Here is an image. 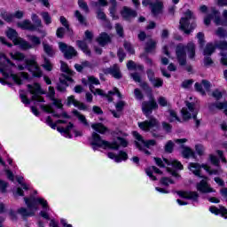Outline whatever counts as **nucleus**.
Masks as SVG:
<instances>
[{
	"mask_svg": "<svg viewBox=\"0 0 227 227\" xmlns=\"http://www.w3.org/2000/svg\"><path fill=\"white\" fill-rule=\"evenodd\" d=\"M185 51H187L188 58L192 59L194 56H196V45H194L192 43H189L186 47L184 46V44H178L176 46V54L181 67H184V65L186 63Z\"/></svg>",
	"mask_w": 227,
	"mask_h": 227,
	"instance_id": "nucleus-1",
	"label": "nucleus"
},
{
	"mask_svg": "<svg viewBox=\"0 0 227 227\" xmlns=\"http://www.w3.org/2000/svg\"><path fill=\"white\" fill-rule=\"evenodd\" d=\"M138 127L144 132H150L153 137H160L159 131L160 130V122L155 118L138 122Z\"/></svg>",
	"mask_w": 227,
	"mask_h": 227,
	"instance_id": "nucleus-2",
	"label": "nucleus"
},
{
	"mask_svg": "<svg viewBox=\"0 0 227 227\" xmlns=\"http://www.w3.org/2000/svg\"><path fill=\"white\" fill-rule=\"evenodd\" d=\"M90 145L95 148H112V150H118L120 145L117 142L109 143L106 140H103L100 135L97 132H93L90 137Z\"/></svg>",
	"mask_w": 227,
	"mask_h": 227,
	"instance_id": "nucleus-3",
	"label": "nucleus"
},
{
	"mask_svg": "<svg viewBox=\"0 0 227 227\" xmlns=\"http://www.w3.org/2000/svg\"><path fill=\"white\" fill-rule=\"evenodd\" d=\"M201 168L208 173V175H219L223 172V169L221 168H218V169L212 170L210 167L207 164L200 165V163H189L188 169L195 175V176H200V178H203V176H201Z\"/></svg>",
	"mask_w": 227,
	"mask_h": 227,
	"instance_id": "nucleus-4",
	"label": "nucleus"
},
{
	"mask_svg": "<svg viewBox=\"0 0 227 227\" xmlns=\"http://www.w3.org/2000/svg\"><path fill=\"white\" fill-rule=\"evenodd\" d=\"M210 20H214L216 26H227V10L223 12V20L219 17V11L213 9L212 13L204 18V24L210 26Z\"/></svg>",
	"mask_w": 227,
	"mask_h": 227,
	"instance_id": "nucleus-5",
	"label": "nucleus"
},
{
	"mask_svg": "<svg viewBox=\"0 0 227 227\" xmlns=\"http://www.w3.org/2000/svg\"><path fill=\"white\" fill-rule=\"evenodd\" d=\"M132 134L136 139L135 145H136L137 148H138V150H141L142 152H144L145 153V155H150V152L146 151L145 148H150L151 146H155V145H157V142H155V140H153V139L145 141L143 137L139 133H137V131H133Z\"/></svg>",
	"mask_w": 227,
	"mask_h": 227,
	"instance_id": "nucleus-6",
	"label": "nucleus"
},
{
	"mask_svg": "<svg viewBox=\"0 0 227 227\" xmlns=\"http://www.w3.org/2000/svg\"><path fill=\"white\" fill-rule=\"evenodd\" d=\"M186 107L182 108L181 116L184 121H187L192 118L196 119L198 113H200V106L194 103H190L189 101L185 102Z\"/></svg>",
	"mask_w": 227,
	"mask_h": 227,
	"instance_id": "nucleus-7",
	"label": "nucleus"
},
{
	"mask_svg": "<svg viewBox=\"0 0 227 227\" xmlns=\"http://www.w3.org/2000/svg\"><path fill=\"white\" fill-rule=\"evenodd\" d=\"M24 200L28 210H33L34 212H37L38 206L36 205H41V207L45 210H50L49 203L43 198H35V199L25 198Z\"/></svg>",
	"mask_w": 227,
	"mask_h": 227,
	"instance_id": "nucleus-8",
	"label": "nucleus"
},
{
	"mask_svg": "<svg viewBox=\"0 0 227 227\" xmlns=\"http://www.w3.org/2000/svg\"><path fill=\"white\" fill-rule=\"evenodd\" d=\"M27 90L29 93L32 95V100L35 102H45L43 98L40 95H45V92L42 89V86L39 83H34L33 85L28 84Z\"/></svg>",
	"mask_w": 227,
	"mask_h": 227,
	"instance_id": "nucleus-9",
	"label": "nucleus"
},
{
	"mask_svg": "<svg viewBox=\"0 0 227 227\" xmlns=\"http://www.w3.org/2000/svg\"><path fill=\"white\" fill-rule=\"evenodd\" d=\"M155 163L160 168H166V166H172V168H175V169H184V165L176 160H168L163 159L160 160L159 158H154Z\"/></svg>",
	"mask_w": 227,
	"mask_h": 227,
	"instance_id": "nucleus-10",
	"label": "nucleus"
},
{
	"mask_svg": "<svg viewBox=\"0 0 227 227\" xmlns=\"http://www.w3.org/2000/svg\"><path fill=\"white\" fill-rule=\"evenodd\" d=\"M12 67H15V64L12 63L4 54L0 53V71L5 77L10 75V68Z\"/></svg>",
	"mask_w": 227,
	"mask_h": 227,
	"instance_id": "nucleus-11",
	"label": "nucleus"
},
{
	"mask_svg": "<svg viewBox=\"0 0 227 227\" xmlns=\"http://www.w3.org/2000/svg\"><path fill=\"white\" fill-rule=\"evenodd\" d=\"M82 83L85 84L86 86H90V90L93 95H100L104 96V90L100 89H95L93 87V84L98 85L100 84V81L98 79L95 78V76H90L88 78V82H86V80H82Z\"/></svg>",
	"mask_w": 227,
	"mask_h": 227,
	"instance_id": "nucleus-12",
	"label": "nucleus"
},
{
	"mask_svg": "<svg viewBox=\"0 0 227 227\" xmlns=\"http://www.w3.org/2000/svg\"><path fill=\"white\" fill-rule=\"evenodd\" d=\"M59 47L67 59H72V58L77 56V51L74 47L67 45L65 43H59Z\"/></svg>",
	"mask_w": 227,
	"mask_h": 227,
	"instance_id": "nucleus-13",
	"label": "nucleus"
},
{
	"mask_svg": "<svg viewBox=\"0 0 227 227\" xmlns=\"http://www.w3.org/2000/svg\"><path fill=\"white\" fill-rule=\"evenodd\" d=\"M190 19H192V12L187 11L185 12V17L180 20L179 29H181V31H184L185 35H189V33H191V30L187 29V27H189Z\"/></svg>",
	"mask_w": 227,
	"mask_h": 227,
	"instance_id": "nucleus-14",
	"label": "nucleus"
},
{
	"mask_svg": "<svg viewBox=\"0 0 227 227\" xmlns=\"http://www.w3.org/2000/svg\"><path fill=\"white\" fill-rule=\"evenodd\" d=\"M153 109H159V105H157V102L153 98H151L149 102H144L142 104V110L145 116L151 114Z\"/></svg>",
	"mask_w": 227,
	"mask_h": 227,
	"instance_id": "nucleus-15",
	"label": "nucleus"
},
{
	"mask_svg": "<svg viewBox=\"0 0 227 227\" xmlns=\"http://www.w3.org/2000/svg\"><path fill=\"white\" fill-rule=\"evenodd\" d=\"M26 65L28 67V70L32 72L34 77H42V70H40L35 59L26 60Z\"/></svg>",
	"mask_w": 227,
	"mask_h": 227,
	"instance_id": "nucleus-16",
	"label": "nucleus"
},
{
	"mask_svg": "<svg viewBox=\"0 0 227 227\" xmlns=\"http://www.w3.org/2000/svg\"><path fill=\"white\" fill-rule=\"evenodd\" d=\"M208 177L203 176V180H201L199 184H197V190L200 191V192H215L214 189L208 185Z\"/></svg>",
	"mask_w": 227,
	"mask_h": 227,
	"instance_id": "nucleus-17",
	"label": "nucleus"
},
{
	"mask_svg": "<svg viewBox=\"0 0 227 227\" xmlns=\"http://www.w3.org/2000/svg\"><path fill=\"white\" fill-rule=\"evenodd\" d=\"M22 17H24L23 11H17L14 12V14H11L8 12H2V18L6 22H14L15 19H22Z\"/></svg>",
	"mask_w": 227,
	"mask_h": 227,
	"instance_id": "nucleus-18",
	"label": "nucleus"
},
{
	"mask_svg": "<svg viewBox=\"0 0 227 227\" xmlns=\"http://www.w3.org/2000/svg\"><path fill=\"white\" fill-rule=\"evenodd\" d=\"M142 4L143 6H148V4H151L152 12L154 15H157V13H160V12H162V2L159 0L154 4H152L150 0H143Z\"/></svg>",
	"mask_w": 227,
	"mask_h": 227,
	"instance_id": "nucleus-19",
	"label": "nucleus"
},
{
	"mask_svg": "<svg viewBox=\"0 0 227 227\" xmlns=\"http://www.w3.org/2000/svg\"><path fill=\"white\" fill-rule=\"evenodd\" d=\"M56 91L54 90V87H49L48 95L47 97L50 100L53 101V106H56L58 109H61L63 107V103H61V99L55 98Z\"/></svg>",
	"mask_w": 227,
	"mask_h": 227,
	"instance_id": "nucleus-20",
	"label": "nucleus"
},
{
	"mask_svg": "<svg viewBox=\"0 0 227 227\" xmlns=\"http://www.w3.org/2000/svg\"><path fill=\"white\" fill-rule=\"evenodd\" d=\"M121 15L125 20H130V19L137 17V12L129 7H123L121 12Z\"/></svg>",
	"mask_w": 227,
	"mask_h": 227,
	"instance_id": "nucleus-21",
	"label": "nucleus"
},
{
	"mask_svg": "<svg viewBox=\"0 0 227 227\" xmlns=\"http://www.w3.org/2000/svg\"><path fill=\"white\" fill-rule=\"evenodd\" d=\"M11 77L12 81H14L15 84L20 85L24 82V81H27L29 79V75L27 73H20L19 74H11Z\"/></svg>",
	"mask_w": 227,
	"mask_h": 227,
	"instance_id": "nucleus-22",
	"label": "nucleus"
},
{
	"mask_svg": "<svg viewBox=\"0 0 227 227\" xmlns=\"http://www.w3.org/2000/svg\"><path fill=\"white\" fill-rule=\"evenodd\" d=\"M107 156L109 159L115 160V162H121V160H127V159H129V155L123 151H121L119 154H114V153H108Z\"/></svg>",
	"mask_w": 227,
	"mask_h": 227,
	"instance_id": "nucleus-23",
	"label": "nucleus"
},
{
	"mask_svg": "<svg viewBox=\"0 0 227 227\" xmlns=\"http://www.w3.org/2000/svg\"><path fill=\"white\" fill-rule=\"evenodd\" d=\"M20 29H26L27 31H36V27L29 20H25L17 24Z\"/></svg>",
	"mask_w": 227,
	"mask_h": 227,
	"instance_id": "nucleus-24",
	"label": "nucleus"
},
{
	"mask_svg": "<svg viewBox=\"0 0 227 227\" xmlns=\"http://www.w3.org/2000/svg\"><path fill=\"white\" fill-rule=\"evenodd\" d=\"M67 106H74V107H78L81 111H86V105L79 102L74 96L67 98Z\"/></svg>",
	"mask_w": 227,
	"mask_h": 227,
	"instance_id": "nucleus-25",
	"label": "nucleus"
},
{
	"mask_svg": "<svg viewBox=\"0 0 227 227\" xmlns=\"http://www.w3.org/2000/svg\"><path fill=\"white\" fill-rule=\"evenodd\" d=\"M14 45H19L20 49L22 51H27L33 49V45L29 42L24 40L22 37L18 38L14 43Z\"/></svg>",
	"mask_w": 227,
	"mask_h": 227,
	"instance_id": "nucleus-26",
	"label": "nucleus"
},
{
	"mask_svg": "<svg viewBox=\"0 0 227 227\" xmlns=\"http://www.w3.org/2000/svg\"><path fill=\"white\" fill-rule=\"evenodd\" d=\"M67 82H74V80L70 76H66L65 79L60 78V82L57 86L59 91H66L67 87L68 86Z\"/></svg>",
	"mask_w": 227,
	"mask_h": 227,
	"instance_id": "nucleus-27",
	"label": "nucleus"
},
{
	"mask_svg": "<svg viewBox=\"0 0 227 227\" xmlns=\"http://www.w3.org/2000/svg\"><path fill=\"white\" fill-rule=\"evenodd\" d=\"M97 42L101 45V47H104L105 45H107V43H111V36L106 33H101L98 37Z\"/></svg>",
	"mask_w": 227,
	"mask_h": 227,
	"instance_id": "nucleus-28",
	"label": "nucleus"
},
{
	"mask_svg": "<svg viewBox=\"0 0 227 227\" xmlns=\"http://www.w3.org/2000/svg\"><path fill=\"white\" fill-rule=\"evenodd\" d=\"M227 107V102H223V103H221V102H216V103H213V104H210L208 106V108H209V111L211 113H215V111H221V109H226Z\"/></svg>",
	"mask_w": 227,
	"mask_h": 227,
	"instance_id": "nucleus-29",
	"label": "nucleus"
},
{
	"mask_svg": "<svg viewBox=\"0 0 227 227\" xmlns=\"http://www.w3.org/2000/svg\"><path fill=\"white\" fill-rule=\"evenodd\" d=\"M209 211L211 214H215V215H219V214H221L222 217L227 219V209L224 207H220V208L211 207Z\"/></svg>",
	"mask_w": 227,
	"mask_h": 227,
	"instance_id": "nucleus-30",
	"label": "nucleus"
},
{
	"mask_svg": "<svg viewBox=\"0 0 227 227\" xmlns=\"http://www.w3.org/2000/svg\"><path fill=\"white\" fill-rule=\"evenodd\" d=\"M74 129V124L69 122L67 127L65 128H57L58 132H60L62 136H65V137H72V135H70V132H72V129Z\"/></svg>",
	"mask_w": 227,
	"mask_h": 227,
	"instance_id": "nucleus-31",
	"label": "nucleus"
},
{
	"mask_svg": "<svg viewBox=\"0 0 227 227\" xmlns=\"http://www.w3.org/2000/svg\"><path fill=\"white\" fill-rule=\"evenodd\" d=\"M91 129H93V130L98 134H106L108 130L107 127L100 122L91 124Z\"/></svg>",
	"mask_w": 227,
	"mask_h": 227,
	"instance_id": "nucleus-32",
	"label": "nucleus"
},
{
	"mask_svg": "<svg viewBox=\"0 0 227 227\" xmlns=\"http://www.w3.org/2000/svg\"><path fill=\"white\" fill-rule=\"evenodd\" d=\"M5 35L9 40H12L14 43V42H17L19 40V33L15 29L8 28V30L5 32Z\"/></svg>",
	"mask_w": 227,
	"mask_h": 227,
	"instance_id": "nucleus-33",
	"label": "nucleus"
},
{
	"mask_svg": "<svg viewBox=\"0 0 227 227\" xmlns=\"http://www.w3.org/2000/svg\"><path fill=\"white\" fill-rule=\"evenodd\" d=\"M153 172L157 173L158 175L162 173L160 169L157 168L156 167H150L145 169V173L150 176L151 180H157V177H155L153 174Z\"/></svg>",
	"mask_w": 227,
	"mask_h": 227,
	"instance_id": "nucleus-34",
	"label": "nucleus"
},
{
	"mask_svg": "<svg viewBox=\"0 0 227 227\" xmlns=\"http://www.w3.org/2000/svg\"><path fill=\"white\" fill-rule=\"evenodd\" d=\"M178 194L181 198H187L188 200H196L198 198V193L195 192H178Z\"/></svg>",
	"mask_w": 227,
	"mask_h": 227,
	"instance_id": "nucleus-35",
	"label": "nucleus"
},
{
	"mask_svg": "<svg viewBox=\"0 0 227 227\" xmlns=\"http://www.w3.org/2000/svg\"><path fill=\"white\" fill-rule=\"evenodd\" d=\"M173 49H175V44L171 43L170 44L162 47V52L165 54V56H168V58H171V52H173Z\"/></svg>",
	"mask_w": 227,
	"mask_h": 227,
	"instance_id": "nucleus-36",
	"label": "nucleus"
},
{
	"mask_svg": "<svg viewBox=\"0 0 227 227\" xmlns=\"http://www.w3.org/2000/svg\"><path fill=\"white\" fill-rule=\"evenodd\" d=\"M73 114H74V116H77L79 121H81L82 125H84L85 127H90V123H88V120H86V117L82 114H80L77 110H74Z\"/></svg>",
	"mask_w": 227,
	"mask_h": 227,
	"instance_id": "nucleus-37",
	"label": "nucleus"
},
{
	"mask_svg": "<svg viewBox=\"0 0 227 227\" xmlns=\"http://www.w3.org/2000/svg\"><path fill=\"white\" fill-rule=\"evenodd\" d=\"M27 38L29 42H31L32 48L38 47L42 43V40H40V37L36 35H27Z\"/></svg>",
	"mask_w": 227,
	"mask_h": 227,
	"instance_id": "nucleus-38",
	"label": "nucleus"
},
{
	"mask_svg": "<svg viewBox=\"0 0 227 227\" xmlns=\"http://www.w3.org/2000/svg\"><path fill=\"white\" fill-rule=\"evenodd\" d=\"M168 120L169 121H178L179 123L182 122L178 114L175 110H168Z\"/></svg>",
	"mask_w": 227,
	"mask_h": 227,
	"instance_id": "nucleus-39",
	"label": "nucleus"
},
{
	"mask_svg": "<svg viewBox=\"0 0 227 227\" xmlns=\"http://www.w3.org/2000/svg\"><path fill=\"white\" fill-rule=\"evenodd\" d=\"M155 47H157V41L151 39L146 43L145 51L152 52V51H155Z\"/></svg>",
	"mask_w": 227,
	"mask_h": 227,
	"instance_id": "nucleus-40",
	"label": "nucleus"
},
{
	"mask_svg": "<svg viewBox=\"0 0 227 227\" xmlns=\"http://www.w3.org/2000/svg\"><path fill=\"white\" fill-rule=\"evenodd\" d=\"M182 155L184 157V159H191V157H194V151L189 147H184Z\"/></svg>",
	"mask_w": 227,
	"mask_h": 227,
	"instance_id": "nucleus-41",
	"label": "nucleus"
},
{
	"mask_svg": "<svg viewBox=\"0 0 227 227\" xmlns=\"http://www.w3.org/2000/svg\"><path fill=\"white\" fill-rule=\"evenodd\" d=\"M110 74L115 79H121V73H120V67L118 66H114V67L110 69Z\"/></svg>",
	"mask_w": 227,
	"mask_h": 227,
	"instance_id": "nucleus-42",
	"label": "nucleus"
},
{
	"mask_svg": "<svg viewBox=\"0 0 227 227\" xmlns=\"http://www.w3.org/2000/svg\"><path fill=\"white\" fill-rule=\"evenodd\" d=\"M78 47L85 53L90 55V50H88V45L86 44V40L84 41H77L76 42Z\"/></svg>",
	"mask_w": 227,
	"mask_h": 227,
	"instance_id": "nucleus-43",
	"label": "nucleus"
},
{
	"mask_svg": "<svg viewBox=\"0 0 227 227\" xmlns=\"http://www.w3.org/2000/svg\"><path fill=\"white\" fill-rule=\"evenodd\" d=\"M127 67L129 70H141V71H143V68H144L142 65H137L132 60H129L128 62Z\"/></svg>",
	"mask_w": 227,
	"mask_h": 227,
	"instance_id": "nucleus-44",
	"label": "nucleus"
},
{
	"mask_svg": "<svg viewBox=\"0 0 227 227\" xmlns=\"http://www.w3.org/2000/svg\"><path fill=\"white\" fill-rule=\"evenodd\" d=\"M9 56H11V58L12 59H14L15 61H22V59H24L26 57L24 56V54L16 51V52H10Z\"/></svg>",
	"mask_w": 227,
	"mask_h": 227,
	"instance_id": "nucleus-45",
	"label": "nucleus"
},
{
	"mask_svg": "<svg viewBox=\"0 0 227 227\" xmlns=\"http://www.w3.org/2000/svg\"><path fill=\"white\" fill-rule=\"evenodd\" d=\"M116 94L119 98H121V94L120 93V90H118L117 88H114L113 91H109L107 95H105L106 97L108 102H113V98H111L112 95Z\"/></svg>",
	"mask_w": 227,
	"mask_h": 227,
	"instance_id": "nucleus-46",
	"label": "nucleus"
},
{
	"mask_svg": "<svg viewBox=\"0 0 227 227\" xmlns=\"http://www.w3.org/2000/svg\"><path fill=\"white\" fill-rule=\"evenodd\" d=\"M43 51L48 56H54L56 52L54 51V49L52 48V46L47 43H43Z\"/></svg>",
	"mask_w": 227,
	"mask_h": 227,
	"instance_id": "nucleus-47",
	"label": "nucleus"
},
{
	"mask_svg": "<svg viewBox=\"0 0 227 227\" xmlns=\"http://www.w3.org/2000/svg\"><path fill=\"white\" fill-rule=\"evenodd\" d=\"M41 16L43 17V20H44V23L46 26H49V24H52V18H51V15L47 12H41Z\"/></svg>",
	"mask_w": 227,
	"mask_h": 227,
	"instance_id": "nucleus-48",
	"label": "nucleus"
},
{
	"mask_svg": "<svg viewBox=\"0 0 227 227\" xmlns=\"http://www.w3.org/2000/svg\"><path fill=\"white\" fill-rule=\"evenodd\" d=\"M74 17L77 19V20L80 22V24L86 26V18L81 14V12L75 11L74 12Z\"/></svg>",
	"mask_w": 227,
	"mask_h": 227,
	"instance_id": "nucleus-49",
	"label": "nucleus"
},
{
	"mask_svg": "<svg viewBox=\"0 0 227 227\" xmlns=\"http://www.w3.org/2000/svg\"><path fill=\"white\" fill-rule=\"evenodd\" d=\"M215 51V47L212 43L207 44L204 50V56H210Z\"/></svg>",
	"mask_w": 227,
	"mask_h": 227,
	"instance_id": "nucleus-50",
	"label": "nucleus"
},
{
	"mask_svg": "<svg viewBox=\"0 0 227 227\" xmlns=\"http://www.w3.org/2000/svg\"><path fill=\"white\" fill-rule=\"evenodd\" d=\"M121 136H122V137H121ZM127 137V134H125V133H121L118 137H117V139H118V141H119V143H120V145L121 146H123V148H126V146H128V145H129V142H127L126 140H125V138H123V137Z\"/></svg>",
	"mask_w": 227,
	"mask_h": 227,
	"instance_id": "nucleus-51",
	"label": "nucleus"
},
{
	"mask_svg": "<svg viewBox=\"0 0 227 227\" xmlns=\"http://www.w3.org/2000/svg\"><path fill=\"white\" fill-rule=\"evenodd\" d=\"M32 20L34 21V23L35 24V29L36 27H43V25L42 24V20L38 19V15H36L35 13H33L31 16Z\"/></svg>",
	"mask_w": 227,
	"mask_h": 227,
	"instance_id": "nucleus-52",
	"label": "nucleus"
},
{
	"mask_svg": "<svg viewBox=\"0 0 227 227\" xmlns=\"http://www.w3.org/2000/svg\"><path fill=\"white\" fill-rule=\"evenodd\" d=\"M61 63V70L62 72H64L65 74H67V75H72V74H74V72L72 71V69H70V67H68V65L63 61L60 62Z\"/></svg>",
	"mask_w": 227,
	"mask_h": 227,
	"instance_id": "nucleus-53",
	"label": "nucleus"
},
{
	"mask_svg": "<svg viewBox=\"0 0 227 227\" xmlns=\"http://www.w3.org/2000/svg\"><path fill=\"white\" fill-rule=\"evenodd\" d=\"M78 6L85 12V13L90 12V8L88 7V4L84 0H78Z\"/></svg>",
	"mask_w": 227,
	"mask_h": 227,
	"instance_id": "nucleus-54",
	"label": "nucleus"
},
{
	"mask_svg": "<svg viewBox=\"0 0 227 227\" xmlns=\"http://www.w3.org/2000/svg\"><path fill=\"white\" fill-rule=\"evenodd\" d=\"M41 109L44 111V113H48L50 114H54V108L51 105H42Z\"/></svg>",
	"mask_w": 227,
	"mask_h": 227,
	"instance_id": "nucleus-55",
	"label": "nucleus"
},
{
	"mask_svg": "<svg viewBox=\"0 0 227 227\" xmlns=\"http://www.w3.org/2000/svg\"><path fill=\"white\" fill-rule=\"evenodd\" d=\"M110 14L111 17H113V19L114 20H116L118 19V15H116V3L113 2V6L110 8Z\"/></svg>",
	"mask_w": 227,
	"mask_h": 227,
	"instance_id": "nucleus-56",
	"label": "nucleus"
},
{
	"mask_svg": "<svg viewBox=\"0 0 227 227\" xmlns=\"http://www.w3.org/2000/svg\"><path fill=\"white\" fill-rule=\"evenodd\" d=\"M35 212L34 210H31V213L27 212V209L24 208V207H21L18 210V213L20 214L21 215H24V216H27V215H35Z\"/></svg>",
	"mask_w": 227,
	"mask_h": 227,
	"instance_id": "nucleus-57",
	"label": "nucleus"
},
{
	"mask_svg": "<svg viewBox=\"0 0 227 227\" xmlns=\"http://www.w3.org/2000/svg\"><path fill=\"white\" fill-rule=\"evenodd\" d=\"M17 182L21 184V187L25 189V191H28L29 185L24 183V177L23 176H17L16 177Z\"/></svg>",
	"mask_w": 227,
	"mask_h": 227,
	"instance_id": "nucleus-58",
	"label": "nucleus"
},
{
	"mask_svg": "<svg viewBox=\"0 0 227 227\" xmlns=\"http://www.w3.org/2000/svg\"><path fill=\"white\" fill-rule=\"evenodd\" d=\"M93 6H95V8H100L102 6H107V1L106 0H98L97 2L93 3Z\"/></svg>",
	"mask_w": 227,
	"mask_h": 227,
	"instance_id": "nucleus-59",
	"label": "nucleus"
},
{
	"mask_svg": "<svg viewBox=\"0 0 227 227\" xmlns=\"http://www.w3.org/2000/svg\"><path fill=\"white\" fill-rule=\"evenodd\" d=\"M220 56H221V59H220L221 64L227 67V52L226 51H222L220 53Z\"/></svg>",
	"mask_w": 227,
	"mask_h": 227,
	"instance_id": "nucleus-60",
	"label": "nucleus"
},
{
	"mask_svg": "<svg viewBox=\"0 0 227 227\" xmlns=\"http://www.w3.org/2000/svg\"><path fill=\"white\" fill-rule=\"evenodd\" d=\"M59 21L62 24V26H64V27H66V29H70V26L68 25V20H67V18H65V16H61L59 18Z\"/></svg>",
	"mask_w": 227,
	"mask_h": 227,
	"instance_id": "nucleus-61",
	"label": "nucleus"
},
{
	"mask_svg": "<svg viewBox=\"0 0 227 227\" xmlns=\"http://www.w3.org/2000/svg\"><path fill=\"white\" fill-rule=\"evenodd\" d=\"M152 82L155 88H160V86L163 84V82L160 78H154Z\"/></svg>",
	"mask_w": 227,
	"mask_h": 227,
	"instance_id": "nucleus-62",
	"label": "nucleus"
},
{
	"mask_svg": "<svg viewBox=\"0 0 227 227\" xmlns=\"http://www.w3.org/2000/svg\"><path fill=\"white\" fill-rule=\"evenodd\" d=\"M158 104L161 106V107H166V106H168V99H166V98L164 97H160L158 98Z\"/></svg>",
	"mask_w": 227,
	"mask_h": 227,
	"instance_id": "nucleus-63",
	"label": "nucleus"
},
{
	"mask_svg": "<svg viewBox=\"0 0 227 227\" xmlns=\"http://www.w3.org/2000/svg\"><path fill=\"white\" fill-rule=\"evenodd\" d=\"M209 160L214 166H219V160L215 155L211 154L209 156Z\"/></svg>",
	"mask_w": 227,
	"mask_h": 227,
	"instance_id": "nucleus-64",
	"label": "nucleus"
}]
</instances>
